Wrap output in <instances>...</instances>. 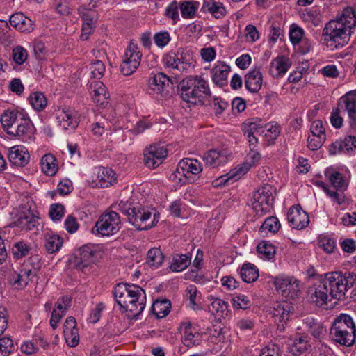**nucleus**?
<instances>
[{
    "label": "nucleus",
    "instance_id": "69168bd1",
    "mask_svg": "<svg viewBox=\"0 0 356 356\" xmlns=\"http://www.w3.org/2000/svg\"><path fill=\"white\" fill-rule=\"evenodd\" d=\"M65 213V207L60 204H53L51 205L49 215L54 220H60Z\"/></svg>",
    "mask_w": 356,
    "mask_h": 356
},
{
    "label": "nucleus",
    "instance_id": "0e129e2a",
    "mask_svg": "<svg viewBox=\"0 0 356 356\" xmlns=\"http://www.w3.org/2000/svg\"><path fill=\"white\" fill-rule=\"evenodd\" d=\"M324 191L337 204L341 205L344 203L346 197L343 191H335L331 190L329 186H327L324 187Z\"/></svg>",
    "mask_w": 356,
    "mask_h": 356
},
{
    "label": "nucleus",
    "instance_id": "4468645a",
    "mask_svg": "<svg viewBox=\"0 0 356 356\" xmlns=\"http://www.w3.org/2000/svg\"><path fill=\"white\" fill-rule=\"evenodd\" d=\"M103 252L99 246H81L79 249V259L76 266L81 270L92 267L102 258Z\"/></svg>",
    "mask_w": 356,
    "mask_h": 356
},
{
    "label": "nucleus",
    "instance_id": "39448f33",
    "mask_svg": "<svg viewBox=\"0 0 356 356\" xmlns=\"http://www.w3.org/2000/svg\"><path fill=\"white\" fill-rule=\"evenodd\" d=\"M355 334L356 327L353 318L346 314H341L334 319L330 332L332 341L347 347L354 343Z\"/></svg>",
    "mask_w": 356,
    "mask_h": 356
},
{
    "label": "nucleus",
    "instance_id": "052dcab7",
    "mask_svg": "<svg viewBox=\"0 0 356 356\" xmlns=\"http://www.w3.org/2000/svg\"><path fill=\"white\" fill-rule=\"evenodd\" d=\"M304 30L295 24L290 27L289 38L293 45L298 44L303 39Z\"/></svg>",
    "mask_w": 356,
    "mask_h": 356
},
{
    "label": "nucleus",
    "instance_id": "a18cd8bd",
    "mask_svg": "<svg viewBox=\"0 0 356 356\" xmlns=\"http://www.w3.org/2000/svg\"><path fill=\"white\" fill-rule=\"evenodd\" d=\"M180 12L183 18L192 19L199 8V3L195 1H184L179 3Z\"/></svg>",
    "mask_w": 356,
    "mask_h": 356
},
{
    "label": "nucleus",
    "instance_id": "5fc2aeb1",
    "mask_svg": "<svg viewBox=\"0 0 356 356\" xmlns=\"http://www.w3.org/2000/svg\"><path fill=\"white\" fill-rule=\"evenodd\" d=\"M155 44L161 49L166 47L171 40L170 35L168 31H161L156 33L153 36Z\"/></svg>",
    "mask_w": 356,
    "mask_h": 356
},
{
    "label": "nucleus",
    "instance_id": "bb28decb",
    "mask_svg": "<svg viewBox=\"0 0 356 356\" xmlns=\"http://www.w3.org/2000/svg\"><path fill=\"white\" fill-rule=\"evenodd\" d=\"M291 65L290 60L284 56H277L272 60L269 67V74L275 79L282 77Z\"/></svg>",
    "mask_w": 356,
    "mask_h": 356
},
{
    "label": "nucleus",
    "instance_id": "ea45409f",
    "mask_svg": "<svg viewBox=\"0 0 356 356\" xmlns=\"http://www.w3.org/2000/svg\"><path fill=\"white\" fill-rule=\"evenodd\" d=\"M28 100L33 108L38 112L44 111L47 105V99L42 92H32Z\"/></svg>",
    "mask_w": 356,
    "mask_h": 356
},
{
    "label": "nucleus",
    "instance_id": "a19ab883",
    "mask_svg": "<svg viewBox=\"0 0 356 356\" xmlns=\"http://www.w3.org/2000/svg\"><path fill=\"white\" fill-rule=\"evenodd\" d=\"M240 275L244 282L251 283L257 280L259 277V269L255 265L251 263H245L241 267Z\"/></svg>",
    "mask_w": 356,
    "mask_h": 356
},
{
    "label": "nucleus",
    "instance_id": "473e14b6",
    "mask_svg": "<svg viewBox=\"0 0 356 356\" xmlns=\"http://www.w3.org/2000/svg\"><path fill=\"white\" fill-rule=\"evenodd\" d=\"M341 109L348 113V116L356 113V90L348 92L342 96L338 103Z\"/></svg>",
    "mask_w": 356,
    "mask_h": 356
},
{
    "label": "nucleus",
    "instance_id": "b1692460",
    "mask_svg": "<svg viewBox=\"0 0 356 356\" xmlns=\"http://www.w3.org/2000/svg\"><path fill=\"white\" fill-rule=\"evenodd\" d=\"M34 276L35 273L32 269L21 268L18 271H14L10 274L9 282L15 288L22 289L28 285Z\"/></svg>",
    "mask_w": 356,
    "mask_h": 356
},
{
    "label": "nucleus",
    "instance_id": "680f3d73",
    "mask_svg": "<svg viewBox=\"0 0 356 356\" xmlns=\"http://www.w3.org/2000/svg\"><path fill=\"white\" fill-rule=\"evenodd\" d=\"M71 306V298L68 296L60 297L56 302L54 310L60 312L61 314H66Z\"/></svg>",
    "mask_w": 356,
    "mask_h": 356
},
{
    "label": "nucleus",
    "instance_id": "774afa93",
    "mask_svg": "<svg viewBox=\"0 0 356 356\" xmlns=\"http://www.w3.org/2000/svg\"><path fill=\"white\" fill-rule=\"evenodd\" d=\"M325 136H314L309 135L307 138V146L311 150H317L321 147L325 140Z\"/></svg>",
    "mask_w": 356,
    "mask_h": 356
},
{
    "label": "nucleus",
    "instance_id": "393cba45",
    "mask_svg": "<svg viewBox=\"0 0 356 356\" xmlns=\"http://www.w3.org/2000/svg\"><path fill=\"white\" fill-rule=\"evenodd\" d=\"M63 334L66 343L70 347H75L79 342V334L76 321L74 317L69 316L63 325Z\"/></svg>",
    "mask_w": 356,
    "mask_h": 356
},
{
    "label": "nucleus",
    "instance_id": "6e6d98bb",
    "mask_svg": "<svg viewBox=\"0 0 356 356\" xmlns=\"http://www.w3.org/2000/svg\"><path fill=\"white\" fill-rule=\"evenodd\" d=\"M15 350L13 341L8 337L0 338V356H8Z\"/></svg>",
    "mask_w": 356,
    "mask_h": 356
},
{
    "label": "nucleus",
    "instance_id": "864d4df0",
    "mask_svg": "<svg viewBox=\"0 0 356 356\" xmlns=\"http://www.w3.org/2000/svg\"><path fill=\"white\" fill-rule=\"evenodd\" d=\"M275 247V246H257L258 257L263 260H273L276 254Z\"/></svg>",
    "mask_w": 356,
    "mask_h": 356
},
{
    "label": "nucleus",
    "instance_id": "338daca9",
    "mask_svg": "<svg viewBox=\"0 0 356 356\" xmlns=\"http://www.w3.org/2000/svg\"><path fill=\"white\" fill-rule=\"evenodd\" d=\"M91 74L95 79H101L105 72V65L101 60H96L91 63Z\"/></svg>",
    "mask_w": 356,
    "mask_h": 356
},
{
    "label": "nucleus",
    "instance_id": "6ab92c4d",
    "mask_svg": "<svg viewBox=\"0 0 356 356\" xmlns=\"http://www.w3.org/2000/svg\"><path fill=\"white\" fill-rule=\"evenodd\" d=\"M289 350L293 356L306 353L312 348L310 337L305 334H300L289 339Z\"/></svg>",
    "mask_w": 356,
    "mask_h": 356
},
{
    "label": "nucleus",
    "instance_id": "cd10ccee",
    "mask_svg": "<svg viewBox=\"0 0 356 356\" xmlns=\"http://www.w3.org/2000/svg\"><path fill=\"white\" fill-rule=\"evenodd\" d=\"M293 307L289 301L277 302L273 305L272 315L275 321L286 322L289 320Z\"/></svg>",
    "mask_w": 356,
    "mask_h": 356
},
{
    "label": "nucleus",
    "instance_id": "58836bf2",
    "mask_svg": "<svg viewBox=\"0 0 356 356\" xmlns=\"http://www.w3.org/2000/svg\"><path fill=\"white\" fill-rule=\"evenodd\" d=\"M191 259V255L186 254L174 255L170 266V270L173 272L183 271L189 266Z\"/></svg>",
    "mask_w": 356,
    "mask_h": 356
},
{
    "label": "nucleus",
    "instance_id": "4be33fe9",
    "mask_svg": "<svg viewBox=\"0 0 356 356\" xmlns=\"http://www.w3.org/2000/svg\"><path fill=\"white\" fill-rule=\"evenodd\" d=\"M229 72V65L225 62L218 61L211 70V77L213 83L220 88L227 86Z\"/></svg>",
    "mask_w": 356,
    "mask_h": 356
},
{
    "label": "nucleus",
    "instance_id": "72a5a7b5",
    "mask_svg": "<svg viewBox=\"0 0 356 356\" xmlns=\"http://www.w3.org/2000/svg\"><path fill=\"white\" fill-rule=\"evenodd\" d=\"M40 165L42 171L48 176H54L58 169L56 159L51 154H47L42 157Z\"/></svg>",
    "mask_w": 356,
    "mask_h": 356
},
{
    "label": "nucleus",
    "instance_id": "c756f323",
    "mask_svg": "<svg viewBox=\"0 0 356 356\" xmlns=\"http://www.w3.org/2000/svg\"><path fill=\"white\" fill-rule=\"evenodd\" d=\"M90 93L92 100L97 104L105 106L109 97L106 86L101 81H95L90 86Z\"/></svg>",
    "mask_w": 356,
    "mask_h": 356
},
{
    "label": "nucleus",
    "instance_id": "c85d7f7f",
    "mask_svg": "<svg viewBox=\"0 0 356 356\" xmlns=\"http://www.w3.org/2000/svg\"><path fill=\"white\" fill-rule=\"evenodd\" d=\"M10 24L22 33H30L34 29L33 22L22 13L12 15L10 17Z\"/></svg>",
    "mask_w": 356,
    "mask_h": 356
},
{
    "label": "nucleus",
    "instance_id": "f3484780",
    "mask_svg": "<svg viewBox=\"0 0 356 356\" xmlns=\"http://www.w3.org/2000/svg\"><path fill=\"white\" fill-rule=\"evenodd\" d=\"M56 119L58 125L64 130H74L79 123L78 113L69 108L58 109Z\"/></svg>",
    "mask_w": 356,
    "mask_h": 356
},
{
    "label": "nucleus",
    "instance_id": "0eeeda50",
    "mask_svg": "<svg viewBox=\"0 0 356 356\" xmlns=\"http://www.w3.org/2000/svg\"><path fill=\"white\" fill-rule=\"evenodd\" d=\"M36 213L35 202L26 198L17 209L16 220L14 224L22 229L33 230L38 225Z\"/></svg>",
    "mask_w": 356,
    "mask_h": 356
},
{
    "label": "nucleus",
    "instance_id": "a211bd4d",
    "mask_svg": "<svg viewBox=\"0 0 356 356\" xmlns=\"http://www.w3.org/2000/svg\"><path fill=\"white\" fill-rule=\"evenodd\" d=\"M170 78L162 72L151 76L147 81L149 94H157L164 96L168 93Z\"/></svg>",
    "mask_w": 356,
    "mask_h": 356
},
{
    "label": "nucleus",
    "instance_id": "9b49d317",
    "mask_svg": "<svg viewBox=\"0 0 356 356\" xmlns=\"http://www.w3.org/2000/svg\"><path fill=\"white\" fill-rule=\"evenodd\" d=\"M273 284L277 291L286 298L293 299L300 293V282L293 276L279 275L273 278Z\"/></svg>",
    "mask_w": 356,
    "mask_h": 356
},
{
    "label": "nucleus",
    "instance_id": "4d7b16f0",
    "mask_svg": "<svg viewBox=\"0 0 356 356\" xmlns=\"http://www.w3.org/2000/svg\"><path fill=\"white\" fill-rule=\"evenodd\" d=\"M179 49L177 51H170L164 55L163 63L168 67H171L178 70Z\"/></svg>",
    "mask_w": 356,
    "mask_h": 356
},
{
    "label": "nucleus",
    "instance_id": "79ce46f5",
    "mask_svg": "<svg viewBox=\"0 0 356 356\" xmlns=\"http://www.w3.org/2000/svg\"><path fill=\"white\" fill-rule=\"evenodd\" d=\"M209 311L218 317H224L227 315L228 303L220 298H211L209 306Z\"/></svg>",
    "mask_w": 356,
    "mask_h": 356
},
{
    "label": "nucleus",
    "instance_id": "c9c22d12",
    "mask_svg": "<svg viewBox=\"0 0 356 356\" xmlns=\"http://www.w3.org/2000/svg\"><path fill=\"white\" fill-rule=\"evenodd\" d=\"M305 324L308 329L309 332L316 339H322L324 338L326 333V327L320 323L314 321L312 318H307L305 319Z\"/></svg>",
    "mask_w": 356,
    "mask_h": 356
},
{
    "label": "nucleus",
    "instance_id": "e433bc0d",
    "mask_svg": "<svg viewBox=\"0 0 356 356\" xmlns=\"http://www.w3.org/2000/svg\"><path fill=\"white\" fill-rule=\"evenodd\" d=\"M116 180L114 172L109 168H102L97 172V184L102 188L110 186Z\"/></svg>",
    "mask_w": 356,
    "mask_h": 356
},
{
    "label": "nucleus",
    "instance_id": "603ef678",
    "mask_svg": "<svg viewBox=\"0 0 356 356\" xmlns=\"http://www.w3.org/2000/svg\"><path fill=\"white\" fill-rule=\"evenodd\" d=\"M190 307L195 309L198 307L197 301L200 299L201 294L195 285H189L186 290Z\"/></svg>",
    "mask_w": 356,
    "mask_h": 356
},
{
    "label": "nucleus",
    "instance_id": "2f4dec72",
    "mask_svg": "<svg viewBox=\"0 0 356 356\" xmlns=\"http://www.w3.org/2000/svg\"><path fill=\"white\" fill-rule=\"evenodd\" d=\"M26 113L19 111L17 108H11L3 111L0 116V121L3 130L7 133L12 127L13 124L17 122V120L24 116Z\"/></svg>",
    "mask_w": 356,
    "mask_h": 356
},
{
    "label": "nucleus",
    "instance_id": "3c124183",
    "mask_svg": "<svg viewBox=\"0 0 356 356\" xmlns=\"http://www.w3.org/2000/svg\"><path fill=\"white\" fill-rule=\"evenodd\" d=\"M164 256L159 248L153 247L149 250L147 256V261L152 266L158 267L163 261Z\"/></svg>",
    "mask_w": 356,
    "mask_h": 356
},
{
    "label": "nucleus",
    "instance_id": "e2e57ef3",
    "mask_svg": "<svg viewBox=\"0 0 356 356\" xmlns=\"http://www.w3.org/2000/svg\"><path fill=\"white\" fill-rule=\"evenodd\" d=\"M12 55L13 60L18 65L23 64L28 58L26 50L20 46L13 49Z\"/></svg>",
    "mask_w": 356,
    "mask_h": 356
},
{
    "label": "nucleus",
    "instance_id": "bf43d9fd",
    "mask_svg": "<svg viewBox=\"0 0 356 356\" xmlns=\"http://www.w3.org/2000/svg\"><path fill=\"white\" fill-rule=\"evenodd\" d=\"M106 309V305L104 302H99L95 305L94 308H92L90 312L89 316L87 319V321L90 323H97L101 316L102 312Z\"/></svg>",
    "mask_w": 356,
    "mask_h": 356
},
{
    "label": "nucleus",
    "instance_id": "20e7f679",
    "mask_svg": "<svg viewBox=\"0 0 356 356\" xmlns=\"http://www.w3.org/2000/svg\"><path fill=\"white\" fill-rule=\"evenodd\" d=\"M178 90L181 98L192 104L203 102L211 95L207 80L198 75L183 79L178 86Z\"/></svg>",
    "mask_w": 356,
    "mask_h": 356
},
{
    "label": "nucleus",
    "instance_id": "aec40b11",
    "mask_svg": "<svg viewBox=\"0 0 356 356\" xmlns=\"http://www.w3.org/2000/svg\"><path fill=\"white\" fill-rule=\"evenodd\" d=\"M287 219L290 225L297 229L306 227L309 222L308 214L302 209L300 205L293 206L289 209Z\"/></svg>",
    "mask_w": 356,
    "mask_h": 356
},
{
    "label": "nucleus",
    "instance_id": "f257e3e1",
    "mask_svg": "<svg viewBox=\"0 0 356 356\" xmlns=\"http://www.w3.org/2000/svg\"><path fill=\"white\" fill-rule=\"evenodd\" d=\"M354 286L356 290L355 273L334 271L320 275L309 288L308 296L312 302L323 307L334 299L341 300L347 290Z\"/></svg>",
    "mask_w": 356,
    "mask_h": 356
},
{
    "label": "nucleus",
    "instance_id": "37998d69",
    "mask_svg": "<svg viewBox=\"0 0 356 356\" xmlns=\"http://www.w3.org/2000/svg\"><path fill=\"white\" fill-rule=\"evenodd\" d=\"M325 176L329 178L331 185L337 191H343L347 187V184L343 175L337 171H325Z\"/></svg>",
    "mask_w": 356,
    "mask_h": 356
},
{
    "label": "nucleus",
    "instance_id": "8fccbe9b",
    "mask_svg": "<svg viewBox=\"0 0 356 356\" xmlns=\"http://www.w3.org/2000/svg\"><path fill=\"white\" fill-rule=\"evenodd\" d=\"M205 10L211 13L215 18L221 19L226 13L225 8L220 2L212 1L211 2H206L203 6Z\"/></svg>",
    "mask_w": 356,
    "mask_h": 356
},
{
    "label": "nucleus",
    "instance_id": "09e8293b",
    "mask_svg": "<svg viewBox=\"0 0 356 356\" xmlns=\"http://www.w3.org/2000/svg\"><path fill=\"white\" fill-rule=\"evenodd\" d=\"M193 59L189 51L181 49H179L178 70L179 72H188L193 67Z\"/></svg>",
    "mask_w": 356,
    "mask_h": 356
},
{
    "label": "nucleus",
    "instance_id": "5701e85b",
    "mask_svg": "<svg viewBox=\"0 0 356 356\" xmlns=\"http://www.w3.org/2000/svg\"><path fill=\"white\" fill-rule=\"evenodd\" d=\"M356 149V137L348 135L343 140H337L329 148V153L335 155L340 153H350Z\"/></svg>",
    "mask_w": 356,
    "mask_h": 356
},
{
    "label": "nucleus",
    "instance_id": "f704fd0d",
    "mask_svg": "<svg viewBox=\"0 0 356 356\" xmlns=\"http://www.w3.org/2000/svg\"><path fill=\"white\" fill-rule=\"evenodd\" d=\"M259 127L261 128L260 134H264L268 145L273 144L280 136V129L276 123L269 122L264 126L259 124Z\"/></svg>",
    "mask_w": 356,
    "mask_h": 356
},
{
    "label": "nucleus",
    "instance_id": "7ed1b4c3",
    "mask_svg": "<svg viewBox=\"0 0 356 356\" xmlns=\"http://www.w3.org/2000/svg\"><path fill=\"white\" fill-rule=\"evenodd\" d=\"M113 296L122 312H130L131 316H138L145 309L146 295L137 285L119 283L114 287Z\"/></svg>",
    "mask_w": 356,
    "mask_h": 356
},
{
    "label": "nucleus",
    "instance_id": "7c9ffc66",
    "mask_svg": "<svg viewBox=\"0 0 356 356\" xmlns=\"http://www.w3.org/2000/svg\"><path fill=\"white\" fill-rule=\"evenodd\" d=\"M262 74L259 67H254L245 76V86L251 92H257L262 86Z\"/></svg>",
    "mask_w": 356,
    "mask_h": 356
},
{
    "label": "nucleus",
    "instance_id": "4c0bfd02",
    "mask_svg": "<svg viewBox=\"0 0 356 356\" xmlns=\"http://www.w3.org/2000/svg\"><path fill=\"white\" fill-rule=\"evenodd\" d=\"M261 128L257 122H250L244 126L243 133L244 136L247 138L250 149L257 147V138L255 134H260Z\"/></svg>",
    "mask_w": 356,
    "mask_h": 356
},
{
    "label": "nucleus",
    "instance_id": "13d9d810",
    "mask_svg": "<svg viewBox=\"0 0 356 356\" xmlns=\"http://www.w3.org/2000/svg\"><path fill=\"white\" fill-rule=\"evenodd\" d=\"M179 3L177 1H173L166 8L165 15L168 19L172 20L173 24H176L179 20Z\"/></svg>",
    "mask_w": 356,
    "mask_h": 356
},
{
    "label": "nucleus",
    "instance_id": "49530a36",
    "mask_svg": "<svg viewBox=\"0 0 356 356\" xmlns=\"http://www.w3.org/2000/svg\"><path fill=\"white\" fill-rule=\"evenodd\" d=\"M171 303L167 299L156 300L152 305V311L158 318L166 316L170 310Z\"/></svg>",
    "mask_w": 356,
    "mask_h": 356
},
{
    "label": "nucleus",
    "instance_id": "412c9836",
    "mask_svg": "<svg viewBox=\"0 0 356 356\" xmlns=\"http://www.w3.org/2000/svg\"><path fill=\"white\" fill-rule=\"evenodd\" d=\"M8 159L13 165L17 167H24L29 162L30 155L25 147L15 145L8 149Z\"/></svg>",
    "mask_w": 356,
    "mask_h": 356
},
{
    "label": "nucleus",
    "instance_id": "de8ad7c7",
    "mask_svg": "<svg viewBox=\"0 0 356 356\" xmlns=\"http://www.w3.org/2000/svg\"><path fill=\"white\" fill-rule=\"evenodd\" d=\"M300 16L304 22L315 26H318L321 22L320 11L316 8L305 9Z\"/></svg>",
    "mask_w": 356,
    "mask_h": 356
},
{
    "label": "nucleus",
    "instance_id": "f8f14e48",
    "mask_svg": "<svg viewBox=\"0 0 356 356\" xmlns=\"http://www.w3.org/2000/svg\"><path fill=\"white\" fill-rule=\"evenodd\" d=\"M141 57L142 53L139 50L138 45L131 41L123 56L120 65L121 72L125 76L132 74L138 67L141 61Z\"/></svg>",
    "mask_w": 356,
    "mask_h": 356
},
{
    "label": "nucleus",
    "instance_id": "a878e982",
    "mask_svg": "<svg viewBox=\"0 0 356 356\" xmlns=\"http://www.w3.org/2000/svg\"><path fill=\"white\" fill-rule=\"evenodd\" d=\"M227 149H211L205 153L203 160L205 163L212 168H217L226 163L230 157Z\"/></svg>",
    "mask_w": 356,
    "mask_h": 356
},
{
    "label": "nucleus",
    "instance_id": "dca6fc26",
    "mask_svg": "<svg viewBox=\"0 0 356 356\" xmlns=\"http://www.w3.org/2000/svg\"><path fill=\"white\" fill-rule=\"evenodd\" d=\"M167 149L160 145H152L144 151V162L149 168H156L167 156Z\"/></svg>",
    "mask_w": 356,
    "mask_h": 356
},
{
    "label": "nucleus",
    "instance_id": "c03bdc74",
    "mask_svg": "<svg viewBox=\"0 0 356 356\" xmlns=\"http://www.w3.org/2000/svg\"><path fill=\"white\" fill-rule=\"evenodd\" d=\"M281 225L276 217L271 216L265 220L259 229L261 236H266L268 232L276 233L280 229Z\"/></svg>",
    "mask_w": 356,
    "mask_h": 356
},
{
    "label": "nucleus",
    "instance_id": "2eb2a0df",
    "mask_svg": "<svg viewBox=\"0 0 356 356\" xmlns=\"http://www.w3.org/2000/svg\"><path fill=\"white\" fill-rule=\"evenodd\" d=\"M181 339L183 344L187 347L198 345L202 340V334L200 327L190 321H184L179 325Z\"/></svg>",
    "mask_w": 356,
    "mask_h": 356
},
{
    "label": "nucleus",
    "instance_id": "9d476101",
    "mask_svg": "<svg viewBox=\"0 0 356 356\" xmlns=\"http://www.w3.org/2000/svg\"><path fill=\"white\" fill-rule=\"evenodd\" d=\"M120 224L119 214L115 211H109L99 217L95 223V228L97 234L102 236H110L119 232Z\"/></svg>",
    "mask_w": 356,
    "mask_h": 356
},
{
    "label": "nucleus",
    "instance_id": "ddd939ff",
    "mask_svg": "<svg viewBox=\"0 0 356 356\" xmlns=\"http://www.w3.org/2000/svg\"><path fill=\"white\" fill-rule=\"evenodd\" d=\"M35 132V127L26 113L19 120H17V122L13 124L12 127L6 134L27 142L33 138Z\"/></svg>",
    "mask_w": 356,
    "mask_h": 356
},
{
    "label": "nucleus",
    "instance_id": "f03ea898",
    "mask_svg": "<svg viewBox=\"0 0 356 356\" xmlns=\"http://www.w3.org/2000/svg\"><path fill=\"white\" fill-rule=\"evenodd\" d=\"M356 26V15L355 10L348 7L343 9L341 15L336 19L327 22L322 33L325 41L335 47H342L346 43L353 29Z\"/></svg>",
    "mask_w": 356,
    "mask_h": 356
},
{
    "label": "nucleus",
    "instance_id": "423d86ee",
    "mask_svg": "<svg viewBox=\"0 0 356 356\" xmlns=\"http://www.w3.org/2000/svg\"><path fill=\"white\" fill-rule=\"evenodd\" d=\"M202 171V165L199 161L185 158L179 162L175 172L170 175V178L173 181L177 179L180 184L186 182L192 183L200 177Z\"/></svg>",
    "mask_w": 356,
    "mask_h": 356
},
{
    "label": "nucleus",
    "instance_id": "1a4fd4ad",
    "mask_svg": "<svg viewBox=\"0 0 356 356\" xmlns=\"http://www.w3.org/2000/svg\"><path fill=\"white\" fill-rule=\"evenodd\" d=\"M159 214L156 211L152 212L143 207H133L129 222L138 229H149L153 227L159 221Z\"/></svg>",
    "mask_w": 356,
    "mask_h": 356
},
{
    "label": "nucleus",
    "instance_id": "6e6552de",
    "mask_svg": "<svg viewBox=\"0 0 356 356\" xmlns=\"http://www.w3.org/2000/svg\"><path fill=\"white\" fill-rule=\"evenodd\" d=\"M275 197V189L270 184H264L259 187L253 194L252 206L258 216L270 211Z\"/></svg>",
    "mask_w": 356,
    "mask_h": 356
}]
</instances>
